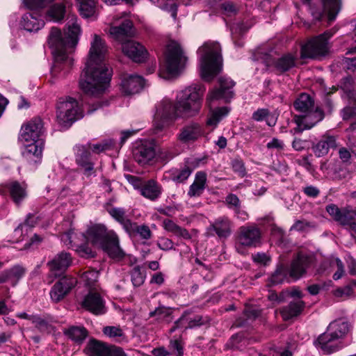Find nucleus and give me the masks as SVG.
Instances as JSON below:
<instances>
[{
  "mask_svg": "<svg viewBox=\"0 0 356 356\" xmlns=\"http://www.w3.org/2000/svg\"><path fill=\"white\" fill-rule=\"evenodd\" d=\"M188 325L184 327V330L193 329L207 324H209L210 318L209 316H203L202 315H195L193 318L186 317Z\"/></svg>",
  "mask_w": 356,
  "mask_h": 356,
  "instance_id": "52",
  "label": "nucleus"
},
{
  "mask_svg": "<svg viewBox=\"0 0 356 356\" xmlns=\"http://www.w3.org/2000/svg\"><path fill=\"white\" fill-rule=\"evenodd\" d=\"M13 201L17 205L26 197V184L17 181H12L6 184Z\"/></svg>",
  "mask_w": 356,
  "mask_h": 356,
  "instance_id": "29",
  "label": "nucleus"
},
{
  "mask_svg": "<svg viewBox=\"0 0 356 356\" xmlns=\"http://www.w3.org/2000/svg\"><path fill=\"white\" fill-rule=\"evenodd\" d=\"M156 141L154 139H140L133 145V156L136 162L144 165L148 164L156 156Z\"/></svg>",
  "mask_w": 356,
  "mask_h": 356,
  "instance_id": "12",
  "label": "nucleus"
},
{
  "mask_svg": "<svg viewBox=\"0 0 356 356\" xmlns=\"http://www.w3.org/2000/svg\"><path fill=\"white\" fill-rule=\"evenodd\" d=\"M63 333L72 341L79 344L82 343L88 334L85 327L79 326H72L65 329Z\"/></svg>",
  "mask_w": 356,
  "mask_h": 356,
  "instance_id": "41",
  "label": "nucleus"
},
{
  "mask_svg": "<svg viewBox=\"0 0 356 356\" xmlns=\"http://www.w3.org/2000/svg\"><path fill=\"white\" fill-rule=\"evenodd\" d=\"M229 112V109L226 107H220L211 111L207 121V125L209 127H216L219 122L225 118Z\"/></svg>",
  "mask_w": 356,
  "mask_h": 356,
  "instance_id": "46",
  "label": "nucleus"
},
{
  "mask_svg": "<svg viewBox=\"0 0 356 356\" xmlns=\"http://www.w3.org/2000/svg\"><path fill=\"white\" fill-rule=\"evenodd\" d=\"M350 329V324L349 322L341 318L337 319L330 323L327 330L330 332L337 339L343 338L346 336Z\"/></svg>",
  "mask_w": 356,
  "mask_h": 356,
  "instance_id": "35",
  "label": "nucleus"
},
{
  "mask_svg": "<svg viewBox=\"0 0 356 356\" xmlns=\"http://www.w3.org/2000/svg\"><path fill=\"white\" fill-rule=\"evenodd\" d=\"M54 0H22L24 6L33 11L42 12V10Z\"/></svg>",
  "mask_w": 356,
  "mask_h": 356,
  "instance_id": "53",
  "label": "nucleus"
},
{
  "mask_svg": "<svg viewBox=\"0 0 356 356\" xmlns=\"http://www.w3.org/2000/svg\"><path fill=\"white\" fill-rule=\"evenodd\" d=\"M208 232L213 235V232L219 238H227L232 232L231 221L227 216H221L215 220L207 228Z\"/></svg>",
  "mask_w": 356,
  "mask_h": 356,
  "instance_id": "25",
  "label": "nucleus"
},
{
  "mask_svg": "<svg viewBox=\"0 0 356 356\" xmlns=\"http://www.w3.org/2000/svg\"><path fill=\"white\" fill-rule=\"evenodd\" d=\"M77 280L71 275H65L56 282L50 291V296L54 302L62 300L76 286Z\"/></svg>",
  "mask_w": 356,
  "mask_h": 356,
  "instance_id": "14",
  "label": "nucleus"
},
{
  "mask_svg": "<svg viewBox=\"0 0 356 356\" xmlns=\"http://www.w3.org/2000/svg\"><path fill=\"white\" fill-rule=\"evenodd\" d=\"M337 339L327 330L321 334L314 342L316 347L320 348L324 353L330 354L339 350L340 346Z\"/></svg>",
  "mask_w": 356,
  "mask_h": 356,
  "instance_id": "22",
  "label": "nucleus"
},
{
  "mask_svg": "<svg viewBox=\"0 0 356 356\" xmlns=\"http://www.w3.org/2000/svg\"><path fill=\"white\" fill-rule=\"evenodd\" d=\"M133 23L129 19H124L120 26H113L110 28V35L116 40L122 41L126 37L130 36Z\"/></svg>",
  "mask_w": 356,
  "mask_h": 356,
  "instance_id": "34",
  "label": "nucleus"
},
{
  "mask_svg": "<svg viewBox=\"0 0 356 356\" xmlns=\"http://www.w3.org/2000/svg\"><path fill=\"white\" fill-rule=\"evenodd\" d=\"M106 51L104 42L97 35H94L79 81L80 88L88 95L97 97L109 87L112 73L104 63Z\"/></svg>",
  "mask_w": 356,
  "mask_h": 356,
  "instance_id": "2",
  "label": "nucleus"
},
{
  "mask_svg": "<svg viewBox=\"0 0 356 356\" xmlns=\"http://www.w3.org/2000/svg\"><path fill=\"white\" fill-rule=\"evenodd\" d=\"M191 312L189 310L184 311L181 316L175 321L172 327L169 330V333L172 334L175 332L177 329L184 327V324L187 323L186 317L191 314Z\"/></svg>",
  "mask_w": 356,
  "mask_h": 356,
  "instance_id": "59",
  "label": "nucleus"
},
{
  "mask_svg": "<svg viewBox=\"0 0 356 356\" xmlns=\"http://www.w3.org/2000/svg\"><path fill=\"white\" fill-rule=\"evenodd\" d=\"M130 136L131 135H123L118 145H117V143L113 139L106 138L96 144H89L88 147L91 149L92 152L97 154L106 151L120 149Z\"/></svg>",
  "mask_w": 356,
  "mask_h": 356,
  "instance_id": "27",
  "label": "nucleus"
},
{
  "mask_svg": "<svg viewBox=\"0 0 356 356\" xmlns=\"http://www.w3.org/2000/svg\"><path fill=\"white\" fill-rule=\"evenodd\" d=\"M232 168L234 172L237 173L241 177L246 174L245 164L241 159L235 158L232 161Z\"/></svg>",
  "mask_w": 356,
  "mask_h": 356,
  "instance_id": "58",
  "label": "nucleus"
},
{
  "mask_svg": "<svg viewBox=\"0 0 356 356\" xmlns=\"http://www.w3.org/2000/svg\"><path fill=\"white\" fill-rule=\"evenodd\" d=\"M21 131L22 134H44L47 131L46 124L40 117H34L22 124Z\"/></svg>",
  "mask_w": 356,
  "mask_h": 356,
  "instance_id": "33",
  "label": "nucleus"
},
{
  "mask_svg": "<svg viewBox=\"0 0 356 356\" xmlns=\"http://www.w3.org/2000/svg\"><path fill=\"white\" fill-rule=\"evenodd\" d=\"M140 191L143 197L154 201L160 197L162 188L155 180L149 179L141 185Z\"/></svg>",
  "mask_w": 356,
  "mask_h": 356,
  "instance_id": "32",
  "label": "nucleus"
},
{
  "mask_svg": "<svg viewBox=\"0 0 356 356\" xmlns=\"http://www.w3.org/2000/svg\"><path fill=\"white\" fill-rule=\"evenodd\" d=\"M261 238L260 230L254 227H241L238 237V242L243 246H256Z\"/></svg>",
  "mask_w": 356,
  "mask_h": 356,
  "instance_id": "23",
  "label": "nucleus"
},
{
  "mask_svg": "<svg viewBox=\"0 0 356 356\" xmlns=\"http://www.w3.org/2000/svg\"><path fill=\"white\" fill-rule=\"evenodd\" d=\"M76 251L81 257L89 259L94 258L96 256V252L90 247L88 241L77 245L76 246Z\"/></svg>",
  "mask_w": 356,
  "mask_h": 356,
  "instance_id": "55",
  "label": "nucleus"
},
{
  "mask_svg": "<svg viewBox=\"0 0 356 356\" xmlns=\"http://www.w3.org/2000/svg\"><path fill=\"white\" fill-rule=\"evenodd\" d=\"M108 204L106 207L107 212L119 223H120L123 228L127 231V229H130L131 228L132 221L127 218L126 216V211L122 208H115V207H108Z\"/></svg>",
  "mask_w": 356,
  "mask_h": 356,
  "instance_id": "39",
  "label": "nucleus"
},
{
  "mask_svg": "<svg viewBox=\"0 0 356 356\" xmlns=\"http://www.w3.org/2000/svg\"><path fill=\"white\" fill-rule=\"evenodd\" d=\"M131 281L134 287L142 286L145 280L146 272L140 266H134L129 272Z\"/></svg>",
  "mask_w": 356,
  "mask_h": 356,
  "instance_id": "47",
  "label": "nucleus"
},
{
  "mask_svg": "<svg viewBox=\"0 0 356 356\" xmlns=\"http://www.w3.org/2000/svg\"><path fill=\"white\" fill-rule=\"evenodd\" d=\"M82 236L85 240L90 241L92 245H99L113 259L120 261L125 257L116 233L108 230L104 225L96 224L90 227Z\"/></svg>",
  "mask_w": 356,
  "mask_h": 356,
  "instance_id": "4",
  "label": "nucleus"
},
{
  "mask_svg": "<svg viewBox=\"0 0 356 356\" xmlns=\"http://www.w3.org/2000/svg\"><path fill=\"white\" fill-rule=\"evenodd\" d=\"M302 192L306 196L312 198H316L320 194V190L318 188L312 185H307L304 187L302 188Z\"/></svg>",
  "mask_w": 356,
  "mask_h": 356,
  "instance_id": "64",
  "label": "nucleus"
},
{
  "mask_svg": "<svg viewBox=\"0 0 356 356\" xmlns=\"http://www.w3.org/2000/svg\"><path fill=\"white\" fill-rule=\"evenodd\" d=\"M337 146L335 137L332 135H327L313 147V151L316 156L321 157L326 155L330 148H335Z\"/></svg>",
  "mask_w": 356,
  "mask_h": 356,
  "instance_id": "37",
  "label": "nucleus"
},
{
  "mask_svg": "<svg viewBox=\"0 0 356 356\" xmlns=\"http://www.w3.org/2000/svg\"><path fill=\"white\" fill-rule=\"evenodd\" d=\"M293 106L297 111L305 114L296 118L298 131H303L312 128L324 118V113L321 108L313 109L314 106V100L307 94H301L295 101Z\"/></svg>",
  "mask_w": 356,
  "mask_h": 356,
  "instance_id": "6",
  "label": "nucleus"
},
{
  "mask_svg": "<svg viewBox=\"0 0 356 356\" xmlns=\"http://www.w3.org/2000/svg\"><path fill=\"white\" fill-rule=\"evenodd\" d=\"M290 279L288 266L283 263H279L268 280L272 285H277L284 283L285 281L289 282Z\"/></svg>",
  "mask_w": 356,
  "mask_h": 356,
  "instance_id": "38",
  "label": "nucleus"
},
{
  "mask_svg": "<svg viewBox=\"0 0 356 356\" xmlns=\"http://www.w3.org/2000/svg\"><path fill=\"white\" fill-rule=\"evenodd\" d=\"M123 53L136 63L144 62L147 56L145 48L140 43L129 40L122 44Z\"/></svg>",
  "mask_w": 356,
  "mask_h": 356,
  "instance_id": "19",
  "label": "nucleus"
},
{
  "mask_svg": "<svg viewBox=\"0 0 356 356\" xmlns=\"http://www.w3.org/2000/svg\"><path fill=\"white\" fill-rule=\"evenodd\" d=\"M200 160L185 161L184 165L176 169L172 173V180L177 183H183L190 177L193 171L199 165Z\"/></svg>",
  "mask_w": 356,
  "mask_h": 356,
  "instance_id": "26",
  "label": "nucleus"
},
{
  "mask_svg": "<svg viewBox=\"0 0 356 356\" xmlns=\"http://www.w3.org/2000/svg\"><path fill=\"white\" fill-rule=\"evenodd\" d=\"M207 186V173L204 171L196 172L195 179L190 186L188 196L190 197H200L204 192Z\"/></svg>",
  "mask_w": 356,
  "mask_h": 356,
  "instance_id": "31",
  "label": "nucleus"
},
{
  "mask_svg": "<svg viewBox=\"0 0 356 356\" xmlns=\"http://www.w3.org/2000/svg\"><path fill=\"white\" fill-rule=\"evenodd\" d=\"M173 309L165 306H159L149 313L150 317H156L158 321L170 323L173 320Z\"/></svg>",
  "mask_w": 356,
  "mask_h": 356,
  "instance_id": "45",
  "label": "nucleus"
},
{
  "mask_svg": "<svg viewBox=\"0 0 356 356\" xmlns=\"http://www.w3.org/2000/svg\"><path fill=\"white\" fill-rule=\"evenodd\" d=\"M163 227L167 232H171L177 236L181 237L184 239L189 240L191 238V235L188 231L176 224L174 221L170 219H165L163 221Z\"/></svg>",
  "mask_w": 356,
  "mask_h": 356,
  "instance_id": "40",
  "label": "nucleus"
},
{
  "mask_svg": "<svg viewBox=\"0 0 356 356\" xmlns=\"http://www.w3.org/2000/svg\"><path fill=\"white\" fill-rule=\"evenodd\" d=\"M111 346L92 338L88 342L84 353L88 356H108Z\"/></svg>",
  "mask_w": 356,
  "mask_h": 356,
  "instance_id": "28",
  "label": "nucleus"
},
{
  "mask_svg": "<svg viewBox=\"0 0 356 356\" xmlns=\"http://www.w3.org/2000/svg\"><path fill=\"white\" fill-rule=\"evenodd\" d=\"M205 88L199 83H192L177 92L175 103L164 98L156 107L153 120L155 131H166L177 118H190L200 111Z\"/></svg>",
  "mask_w": 356,
  "mask_h": 356,
  "instance_id": "1",
  "label": "nucleus"
},
{
  "mask_svg": "<svg viewBox=\"0 0 356 356\" xmlns=\"http://www.w3.org/2000/svg\"><path fill=\"white\" fill-rule=\"evenodd\" d=\"M220 87L209 92L207 101L211 102L213 100L223 99L229 100L234 96V86L235 82L229 77L222 76L218 80Z\"/></svg>",
  "mask_w": 356,
  "mask_h": 356,
  "instance_id": "15",
  "label": "nucleus"
},
{
  "mask_svg": "<svg viewBox=\"0 0 356 356\" xmlns=\"http://www.w3.org/2000/svg\"><path fill=\"white\" fill-rule=\"evenodd\" d=\"M40 135H19V140L24 145L27 154H32L36 157L42 155L44 141L39 138Z\"/></svg>",
  "mask_w": 356,
  "mask_h": 356,
  "instance_id": "20",
  "label": "nucleus"
},
{
  "mask_svg": "<svg viewBox=\"0 0 356 356\" xmlns=\"http://www.w3.org/2000/svg\"><path fill=\"white\" fill-rule=\"evenodd\" d=\"M98 276L99 272L92 269L84 272L81 277L87 286L93 287L97 281Z\"/></svg>",
  "mask_w": 356,
  "mask_h": 356,
  "instance_id": "57",
  "label": "nucleus"
},
{
  "mask_svg": "<svg viewBox=\"0 0 356 356\" xmlns=\"http://www.w3.org/2000/svg\"><path fill=\"white\" fill-rule=\"evenodd\" d=\"M83 115V111L75 99L68 97L58 100L56 106V119L62 127H70L73 122L81 119Z\"/></svg>",
  "mask_w": 356,
  "mask_h": 356,
  "instance_id": "8",
  "label": "nucleus"
},
{
  "mask_svg": "<svg viewBox=\"0 0 356 356\" xmlns=\"http://www.w3.org/2000/svg\"><path fill=\"white\" fill-rule=\"evenodd\" d=\"M296 57L291 54L282 55L273 61V65L278 73H284L295 67Z\"/></svg>",
  "mask_w": 356,
  "mask_h": 356,
  "instance_id": "36",
  "label": "nucleus"
},
{
  "mask_svg": "<svg viewBox=\"0 0 356 356\" xmlns=\"http://www.w3.org/2000/svg\"><path fill=\"white\" fill-rule=\"evenodd\" d=\"M72 262L71 254L63 251L57 254L47 264L51 274L54 277L61 276L71 266Z\"/></svg>",
  "mask_w": 356,
  "mask_h": 356,
  "instance_id": "16",
  "label": "nucleus"
},
{
  "mask_svg": "<svg viewBox=\"0 0 356 356\" xmlns=\"http://www.w3.org/2000/svg\"><path fill=\"white\" fill-rule=\"evenodd\" d=\"M103 332L105 335L109 337H122L123 335L122 330L120 327L115 326L104 327Z\"/></svg>",
  "mask_w": 356,
  "mask_h": 356,
  "instance_id": "62",
  "label": "nucleus"
},
{
  "mask_svg": "<svg viewBox=\"0 0 356 356\" xmlns=\"http://www.w3.org/2000/svg\"><path fill=\"white\" fill-rule=\"evenodd\" d=\"M356 293V280H352L343 287L337 288L334 291V296L337 297L350 298Z\"/></svg>",
  "mask_w": 356,
  "mask_h": 356,
  "instance_id": "51",
  "label": "nucleus"
},
{
  "mask_svg": "<svg viewBox=\"0 0 356 356\" xmlns=\"http://www.w3.org/2000/svg\"><path fill=\"white\" fill-rule=\"evenodd\" d=\"M144 85L145 80L141 76L131 74L122 79L121 87L124 94L132 95L139 92L144 87Z\"/></svg>",
  "mask_w": 356,
  "mask_h": 356,
  "instance_id": "24",
  "label": "nucleus"
},
{
  "mask_svg": "<svg viewBox=\"0 0 356 356\" xmlns=\"http://www.w3.org/2000/svg\"><path fill=\"white\" fill-rule=\"evenodd\" d=\"M252 119L256 121H265L269 127L274 126L277 120V116L268 109L259 108L252 113Z\"/></svg>",
  "mask_w": 356,
  "mask_h": 356,
  "instance_id": "43",
  "label": "nucleus"
},
{
  "mask_svg": "<svg viewBox=\"0 0 356 356\" xmlns=\"http://www.w3.org/2000/svg\"><path fill=\"white\" fill-rule=\"evenodd\" d=\"M81 306L95 315L104 314L106 310L104 300L97 292H89L83 300Z\"/></svg>",
  "mask_w": 356,
  "mask_h": 356,
  "instance_id": "21",
  "label": "nucleus"
},
{
  "mask_svg": "<svg viewBox=\"0 0 356 356\" xmlns=\"http://www.w3.org/2000/svg\"><path fill=\"white\" fill-rule=\"evenodd\" d=\"M325 210L334 221L356 232V210L349 207L339 208L334 204L327 205Z\"/></svg>",
  "mask_w": 356,
  "mask_h": 356,
  "instance_id": "11",
  "label": "nucleus"
},
{
  "mask_svg": "<svg viewBox=\"0 0 356 356\" xmlns=\"http://www.w3.org/2000/svg\"><path fill=\"white\" fill-rule=\"evenodd\" d=\"M76 163L84 170L86 176L95 173L94 163L90 161L91 153L89 148L83 145H76L74 147Z\"/></svg>",
  "mask_w": 356,
  "mask_h": 356,
  "instance_id": "17",
  "label": "nucleus"
},
{
  "mask_svg": "<svg viewBox=\"0 0 356 356\" xmlns=\"http://www.w3.org/2000/svg\"><path fill=\"white\" fill-rule=\"evenodd\" d=\"M6 270L8 274V280L13 286H15L18 283L19 280L24 275L26 272V269L19 265H15Z\"/></svg>",
  "mask_w": 356,
  "mask_h": 356,
  "instance_id": "50",
  "label": "nucleus"
},
{
  "mask_svg": "<svg viewBox=\"0 0 356 356\" xmlns=\"http://www.w3.org/2000/svg\"><path fill=\"white\" fill-rule=\"evenodd\" d=\"M32 318V323L40 332L50 333L53 330L54 327L45 318L38 315Z\"/></svg>",
  "mask_w": 356,
  "mask_h": 356,
  "instance_id": "54",
  "label": "nucleus"
},
{
  "mask_svg": "<svg viewBox=\"0 0 356 356\" xmlns=\"http://www.w3.org/2000/svg\"><path fill=\"white\" fill-rule=\"evenodd\" d=\"M225 204L227 207L230 209H238V207L241 205V202L238 196L234 193L228 194L225 197Z\"/></svg>",
  "mask_w": 356,
  "mask_h": 356,
  "instance_id": "60",
  "label": "nucleus"
},
{
  "mask_svg": "<svg viewBox=\"0 0 356 356\" xmlns=\"http://www.w3.org/2000/svg\"><path fill=\"white\" fill-rule=\"evenodd\" d=\"M157 246L162 250L168 251L175 250L173 241L168 238H161L157 242Z\"/></svg>",
  "mask_w": 356,
  "mask_h": 356,
  "instance_id": "63",
  "label": "nucleus"
},
{
  "mask_svg": "<svg viewBox=\"0 0 356 356\" xmlns=\"http://www.w3.org/2000/svg\"><path fill=\"white\" fill-rule=\"evenodd\" d=\"M20 26L29 32H37L44 26L42 12L29 10L23 14L20 22Z\"/></svg>",
  "mask_w": 356,
  "mask_h": 356,
  "instance_id": "18",
  "label": "nucleus"
},
{
  "mask_svg": "<svg viewBox=\"0 0 356 356\" xmlns=\"http://www.w3.org/2000/svg\"><path fill=\"white\" fill-rule=\"evenodd\" d=\"M79 5L80 15L84 18L95 16L96 6L95 0H76Z\"/></svg>",
  "mask_w": 356,
  "mask_h": 356,
  "instance_id": "44",
  "label": "nucleus"
},
{
  "mask_svg": "<svg viewBox=\"0 0 356 356\" xmlns=\"http://www.w3.org/2000/svg\"><path fill=\"white\" fill-rule=\"evenodd\" d=\"M152 3L157 6L161 9L168 11L175 19L177 15V5L175 0H149Z\"/></svg>",
  "mask_w": 356,
  "mask_h": 356,
  "instance_id": "49",
  "label": "nucleus"
},
{
  "mask_svg": "<svg viewBox=\"0 0 356 356\" xmlns=\"http://www.w3.org/2000/svg\"><path fill=\"white\" fill-rule=\"evenodd\" d=\"M313 261L314 257L312 254L302 251L298 252L293 256L288 267L289 277L296 281L305 276Z\"/></svg>",
  "mask_w": 356,
  "mask_h": 356,
  "instance_id": "13",
  "label": "nucleus"
},
{
  "mask_svg": "<svg viewBox=\"0 0 356 356\" xmlns=\"http://www.w3.org/2000/svg\"><path fill=\"white\" fill-rule=\"evenodd\" d=\"M81 33L80 26L77 24V18L72 15L68 18L67 31L63 37L61 31L56 27L51 29L48 44L52 49L54 61L51 70L54 77H63L73 65V58L69 55L79 42Z\"/></svg>",
  "mask_w": 356,
  "mask_h": 356,
  "instance_id": "3",
  "label": "nucleus"
},
{
  "mask_svg": "<svg viewBox=\"0 0 356 356\" xmlns=\"http://www.w3.org/2000/svg\"><path fill=\"white\" fill-rule=\"evenodd\" d=\"M65 14V6L62 3H57L47 10L46 18L49 21L58 22L63 19Z\"/></svg>",
  "mask_w": 356,
  "mask_h": 356,
  "instance_id": "42",
  "label": "nucleus"
},
{
  "mask_svg": "<svg viewBox=\"0 0 356 356\" xmlns=\"http://www.w3.org/2000/svg\"><path fill=\"white\" fill-rule=\"evenodd\" d=\"M42 218L40 216H37L36 213H29L23 224H21L16 229L17 230L24 225L29 226L30 227H35L40 220Z\"/></svg>",
  "mask_w": 356,
  "mask_h": 356,
  "instance_id": "61",
  "label": "nucleus"
},
{
  "mask_svg": "<svg viewBox=\"0 0 356 356\" xmlns=\"http://www.w3.org/2000/svg\"><path fill=\"white\" fill-rule=\"evenodd\" d=\"M335 31L327 30L319 35L310 38L301 47V57L303 58L318 59L328 54L330 49L329 40Z\"/></svg>",
  "mask_w": 356,
  "mask_h": 356,
  "instance_id": "9",
  "label": "nucleus"
},
{
  "mask_svg": "<svg viewBox=\"0 0 356 356\" xmlns=\"http://www.w3.org/2000/svg\"><path fill=\"white\" fill-rule=\"evenodd\" d=\"M164 59L165 70H160L159 76L165 79L179 75L185 69L188 62V57L182 47L176 41H171L167 44Z\"/></svg>",
  "mask_w": 356,
  "mask_h": 356,
  "instance_id": "7",
  "label": "nucleus"
},
{
  "mask_svg": "<svg viewBox=\"0 0 356 356\" xmlns=\"http://www.w3.org/2000/svg\"><path fill=\"white\" fill-rule=\"evenodd\" d=\"M316 225L314 223L309 222L305 219L297 220L294 224L291 227L290 230L297 232H306L309 229L315 228Z\"/></svg>",
  "mask_w": 356,
  "mask_h": 356,
  "instance_id": "56",
  "label": "nucleus"
},
{
  "mask_svg": "<svg viewBox=\"0 0 356 356\" xmlns=\"http://www.w3.org/2000/svg\"><path fill=\"white\" fill-rule=\"evenodd\" d=\"M307 5L314 19L320 20L324 14L328 22H333L341 10V0H302Z\"/></svg>",
  "mask_w": 356,
  "mask_h": 356,
  "instance_id": "10",
  "label": "nucleus"
},
{
  "mask_svg": "<svg viewBox=\"0 0 356 356\" xmlns=\"http://www.w3.org/2000/svg\"><path fill=\"white\" fill-rule=\"evenodd\" d=\"M200 72L202 79L211 81L222 69L220 45L217 42L207 41L198 50Z\"/></svg>",
  "mask_w": 356,
  "mask_h": 356,
  "instance_id": "5",
  "label": "nucleus"
},
{
  "mask_svg": "<svg viewBox=\"0 0 356 356\" xmlns=\"http://www.w3.org/2000/svg\"><path fill=\"white\" fill-rule=\"evenodd\" d=\"M305 307V302L303 300L291 301L280 309V314L284 321H289L301 314Z\"/></svg>",
  "mask_w": 356,
  "mask_h": 356,
  "instance_id": "30",
  "label": "nucleus"
},
{
  "mask_svg": "<svg viewBox=\"0 0 356 356\" xmlns=\"http://www.w3.org/2000/svg\"><path fill=\"white\" fill-rule=\"evenodd\" d=\"M129 234H138L142 239L148 240L151 238L152 232L146 225H138L136 222L131 223V228L126 231Z\"/></svg>",
  "mask_w": 356,
  "mask_h": 356,
  "instance_id": "48",
  "label": "nucleus"
}]
</instances>
